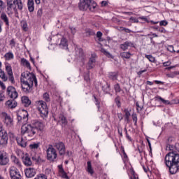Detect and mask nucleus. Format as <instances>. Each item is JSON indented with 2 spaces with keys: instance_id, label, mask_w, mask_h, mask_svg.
<instances>
[{
  "instance_id": "f257e3e1",
  "label": "nucleus",
  "mask_w": 179,
  "mask_h": 179,
  "mask_svg": "<svg viewBox=\"0 0 179 179\" xmlns=\"http://www.w3.org/2000/svg\"><path fill=\"white\" fill-rule=\"evenodd\" d=\"M168 148L171 152L165 156V164L171 174H177L179 172V154L173 151L174 145H169Z\"/></svg>"
},
{
  "instance_id": "f03ea898",
  "label": "nucleus",
  "mask_w": 179,
  "mask_h": 179,
  "mask_svg": "<svg viewBox=\"0 0 179 179\" xmlns=\"http://www.w3.org/2000/svg\"><path fill=\"white\" fill-rule=\"evenodd\" d=\"M20 82L22 90L24 93H30L34 85L37 87V78L36 76L29 71L22 73Z\"/></svg>"
},
{
  "instance_id": "7ed1b4c3",
  "label": "nucleus",
  "mask_w": 179,
  "mask_h": 179,
  "mask_svg": "<svg viewBox=\"0 0 179 179\" xmlns=\"http://www.w3.org/2000/svg\"><path fill=\"white\" fill-rule=\"evenodd\" d=\"M78 6L80 10H87L89 9L91 12H94L97 3L93 0H80Z\"/></svg>"
},
{
  "instance_id": "20e7f679",
  "label": "nucleus",
  "mask_w": 179,
  "mask_h": 179,
  "mask_svg": "<svg viewBox=\"0 0 179 179\" xmlns=\"http://www.w3.org/2000/svg\"><path fill=\"white\" fill-rule=\"evenodd\" d=\"M36 106H38V110L41 114L42 118H47L48 117V106L44 101H37L36 102Z\"/></svg>"
},
{
  "instance_id": "39448f33",
  "label": "nucleus",
  "mask_w": 179,
  "mask_h": 179,
  "mask_svg": "<svg viewBox=\"0 0 179 179\" xmlns=\"http://www.w3.org/2000/svg\"><path fill=\"white\" fill-rule=\"evenodd\" d=\"M58 157L57 150L54 148V145H49L46 150V159L49 162H55Z\"/></svg>"
},
{
  "instance_id": "423d86ee",
  "label": "nucleus",
  "mask_w": 179,
  "mask_h": 179,
  "mask_svg": "<svg viewBox=\"0 0 179 179\" xmlns=\"http://www.w3.org/2000/svg\"><path fill=\"white\" fill-rule=\"evenodd\" d=\"M21 134L23 135L26 134L29 138H33L37 132L36 131V128L31 126V124H23L21 127Z\"/></svg>"
},
{
  "instance_id": "0eeeda50",
  "label": "nucleus",
  "mask_w": 179,
  "mask_h": 179,
  "mask_svg": "<svg viewBox=\"0 0 179 179\" xmlns=\"http://www.w3.org/2000/svg\"><path fill=\"white\" fill-rule=\"evenodd\" d=\"M17 118L18 122H27V120H29V113L27 112L26 110H21L17 113Z\"/></svg>"
},
{
  "instance_id": "6e6552de",
  "label": "nucleus",
  "mask_w": 179,
  "mask_h": 179,
  "mask_svg": "<svg viewBox=\"0 0 179 179\" xmlns=\"http://www.w3.org/2000/svg\"><path fill=\"white\" fill-rule=\"evenodd\" d=\"M9 173L11 179H22V175L16 166H10Z\"/></svg>"
},
{
  "instance_id": "1a4fd4ad",
  "label": "nucleus",
  "mask_w": 179,
  "mask_h": 179,
  "mask_svg": "<svg viewBox=\"0 0 179 179\" xmlns=\"http://www.w3.org/2000/svg\"><path fill=\"white\" fill-rule=\"evenodd\" d=\"M1 118L3 122L6 125V127H10L13 125V118H12L10 115H8V113L5 112L1 113Z\"/></svg>"
},
{
  "instance_id": "9d476101",
  "label": "nucleus",
  "mask_w": 179,
  "mask_h": 179,
  "mask_svg": "<svg viewBox=\"0 0 179 179\" xmlns=\"http://www.w3.org/2000/svg\"><path fill=\"white\" fill-rule=\"evenodd\" d=\"M53 147L58 150L59 156H64L66 152L65 144L63 142L59 141L54 143Z\"/></svg>"
},
{
  "instance_id": "9b49d317",
  "label": "nucleus",
  "mask_w": 179,
  "mask_h": 179,
  "mask_svg": "<svg viewBox=\"0 0 179 179\" xmlns=\"http://www.w3.org/2000/svg\"><path fill=\"white\" fill-rule=\"evenodd\" d=\"M7 94L13 100L16 99V98L19 96L17 91H16V88L13 86H9L7 87Z\"/></svg>"
},
{
  "instance_id": "f8f14e48",
  "label": "nucleus",
  "mask_w": 179,
  "mask_h": 179,
  "mask_svg": "<svg viewBox=\"0 0 179 179\" xmlns=\"http://www.w3.org/2000/svg\"><path fill=\"white\" fill-rule=\"evenodd\" d=\"M1 145L3 148H6L8 145V132H6V130L3 129L1 127Z\"/></svg>"
},
{
  "instance_id": "ddd939ff",
  "label": "nucleus",
  "mask_w": 179,
  "mask_h": 179,
  "mask_svg": "<svg viewBox=\"0 0 179 179\" xmlns=\"http://www.w3.org/2000/svg\"><path fill=\"white\" fill-rule=\"evenodd\" d=\"M6 71L8 75V79L11 83H15V77H13V71H12V66L10 64L6 62L5 63Z\"/></svg>"
},
{
  "instance_id": "4468645a",
  "label": "nucleus",
  "mask_w": 179,
  "mask_h": 179,
  "mask_svg": "<svg viewBox=\"0 0 179 179\" xmlns=\"http://www.w3.org/2000/svg\"><path fill=\"white\" fill-rule=\"evenodd\" d=\"M9 163V155L6 152L3 151L1 154V165L6 166Z\"/></svg>"
},
{
  "instance_id": "2eb2a0df",
  "label": "nucleus",
  "mask_w": 179,
  "mask_h": 179,
  "mask_svg": "<svg viewBox=\"0 0 179 179\" xmlns=\"http://www.w3.org/2000/svg\"><path fill=\"white\" fill-rule=\"evenodd\" d=\"M96 54H92L87 64V69L90 70L94 68V64H96Z\"/></svg>"
},
{
  "instance_id": "dca6fc26",
  "label": "nucleus",
  "mask_w": 179,
  "mask_h": 179,
  "mask_svg": "<svg viewBox=\"0 0 179 179\" xmlns=\"http://www.w3.org/2000/svg\"><path fill=\"white\" fill-rule=\"evenodd\" d=\"M24 173L27 178H33V177L36 174V169L31 167L26 169Z\"/></svg>"
},
{
  "instance_id": "f3484780",
  "label": "nucleus",
  "mask_w": 179,
  "mask_h": 179,
  "mask_svg": "<svg viewBox=\"0 0 179 179\" xmlns=\"http://www.w3.org/2000/svg\"><path fill=\"white\" fill-rule=\"evenodd\" d=\"M31 159L33 162H35L37 164H41V163H44V162H45L41 154H35L32 156Z\"/></svg>"
},
{
  "instance_id": "a211bd4d",
  "label": "nucleus",
  "mask_w": 179,
  "mask_h": 179,
  "mask_svg": "<svg viewBox=\"0 0 179 179\" xmlns=\"http://www.w3.org/2000/svg\"><path fill=\"white\" fill-rule=\"evenodd\" d=\"M16 141L18 146L21 148H26L27 146V140L26 138H23V137L18 136L16 137Z\"/></svg>"
},
{
  "instance_id": "6ab92c4d",
  "label": "nucleus",
  "mask_w": 179,
  "mask_h": 179,
  "mask_svg": "<svg viewBox=\"0 0 179 179\" xmlns=\"http://www.w3.org/2000/svg\"><path fill=\"white\" fill-rule=\"evenodd\" d=\"M44 123L41 121H36L34 124V128L36 129V132L38 131L39 132H43L44 131Z\"/></svg>"
},
{
  "instance_id": "aec40b11",
  "label": "nucleus",
  "mask_w": 179,
  "mask_h": 179,
  "mask_svg": "<svg viewBox=\"0 0 179 179\" xmlns=\"http://www.w3.org/2000/svg\"><path fill=\"white\" fill-rule=\"evenodd\" d=\"M22 162L24 164V166H31V164H33V162H31V159L27 154H26L22 157Z\"/></svg>"
},
{
  "instance_id": "412c9836",
  "label": "nucleus",
  "mask_w": 179,
  "mask_h": 179,
  "mask_svg": "<svg viewBox=\"0 0 179 179\" xmlns=\"http://www.w3.org/2000/svg\"><path fill=\"white\" fill-rule=\"evenodd\" d=\"M11 162L17 169H22V162H20V160L16 156L11 157Z\"/></svg>"
},
{
  "instance_id": "4be33fe9",
  "label": "nucleus",
  "mask_w": 179,
  "mask_h": 179,
  "mask_svg": "<svg viewBox=\"0 0 179 179\" xmlns=\"http://www.w3.org/2000/svg\"><path fill=\"white\" fill-rule=\"evenodd\" d=\"M58 169H59V174L62 178L69 179V176H68V175L66 174V172L64 170L62 165H59Z\"/></svg>"
},
{
  "instance_id": "5701e85b",
  "label": "nucleus",
  "mask_w": 179,
  "mask_h": 179,
  "mask_svg": "<svg viewBox=\"0 0 179 179\" xmlns=\"http://www.w3.org/2000/svg\"><path fill=\"white\" fill-rule=\"evenodd\" d=\"M129 47H134V43L131 41H126L124 43L120 44V48L123 51H127Z\"/></svg>"
},
{
  "instance_id": "b1692460",
  "label": "nucleus",
  "mask_w": 179,
  "mask_h": 179,
  "mask_svg": "<svg viewBox=\"0 0 179 179\" xmlns=\"http://www.w3.org/2000/svg\"><path fill=\"white\" fill-rule=\"evenodd\" d=\"M21 101L24 107H29L31 104V101L26 96L21 98Z\"/></svg>"
},
{
  "instance_id": "393cba45",
  "label": "nucleus",
  "mask_w": 179,
  "mask_h": 179,
  "mask_svg": "<svg viewBox=\"0 0 179 179\" xmlns=\"http://www.w3.org/2000/svg\"><path fill=\"white\" fill-rule=\"evenodd\" d=\"M8 108H15L17 106V102L15 100H8L5 103Z\"/></svg>"
},
{
  "instance_id": "a878e982",
  "label": "nucleus",
  "mask_w": 179,
  "mask_h": 179,
  "mask_svg": "<svg viewBox=\"0 0 179 179\" xmlns=\"http://www.w3.org/2000/svg\"><path fill=\"white\" fill-rule=\"evenodd\" d=\"M76 54L80 61H85V59H86V56L85 55V52H83V49L78 48V50H76Z\"/></svg>"
},
{
  "instance_id": "bb28decb",
  "label": "nucleus",
  "mask_w": 179,
  "mask_h": 179,
  "mask_svg": "<svg viewBox=\"0 0 179 179\" xmlns=\"http://www.w3.org/2000/svg\"><path fill=\"white\" fill-rule=\"evenodd\" d=\"M59 122H61L62 127H66L68 125V120L63 114L59 115Z\"/></svg>"
},
{
  "instance_id": "cd10ccee",
  "label": "nucleus",
  "mask_w": 179,
  "mask_h": 179,
  "mask_svg": "<svg viewBox=\"0 0 179 179\" xmlns=\"http://www.w3.org/2000/svg\"><path fill=\"white\" fill-rule=\"evenodd\" d=\"M20 64L21 65H22V66H25V68H27V69H31L30 62H29L28 60L25 58H21Z\"/></svg>"
},
{
  "instance_id": "c85d7f7f",
  "label": "nucleus",
  "mask_w": 179,
  "mask_h": 179,
  "mask_svg": "<svg viewBox=\"0 0 179 179\" xmlns=\"http://www.w3.org/2000/svg\"><path fill=\"white\" fill-rule=\"evenodd\" d=\"M87 171L90 174V176H93V174H94V170L92 166V162L90 161L87 162Z\"/></svg>"
},
{
  "instance_id": "c756f323",
  "label": "nucleus",
  "mask_w": 179,
  "mask_h": 179,
  "mask_svg": "<svg viewBox=\"0 0 179 179\" xmlns=\"http://www.w3.org/2000/svg\"><path fill=\"white\" fill-rule=\"evenodd\" d=\"M27 7L29 12H34V0H28Z\"/></svg>"
},
{
  "instance_id": "7c9ffc66",
  "label": "nucleus",
  "mask_w": 179,
  "mask_h": 179,
  "mask_svg": "<svg viewBox=\"0 0 179 179\" xmlns=\"http://www.w3.org/2000/svg\"><path fill=\"white\" fill-rule=\"evenodd\" d=\"M59 45L60 48H68V40H66L65 37H63L61 39V41Z\"/></svg>"
},
{
  "instance_id": "2f4dec72",
  "label": "nucleus",
  "mask_w": 179,
  "mask_h": 179,
  "mask_svg": "<svg viewBox=\"0 0 179 179\" xmlns=\"http://www.w3.org/2000/svg\"><path fill=\"white\" fill-rule=\"evenodd\" d=\"M1 19L5 23L6 26L8 27L9 26V17H8V15H6L5 13H1Z\"/></svg>"
},
{
  "instance_id": "473e14b6",
  "label": "nucleus",
  "mask_w": 179,
  "mask_h": 179,
  "mask_svg": "<svg viewBox=\"0 0 179 179\" xmlns=\"http://www.w3.org/2000/svg\"><path fill=\"white\" fill-rule=\"evenodd\" d=\"M108 78L111 80H117L118 79V73L117 72H110L108 73Z\"/></svg>"
},
{
  "instance_id": "72a5a7b5",
  "label": "nucleus",
  "mask_w": 179,
  "mask_h": 179,
  "mask_svg": "<svg viewBox=\"0 0 179 179\" xmlns=\"http://www.w3.org/2000/svg\"><path fill=\"white\" fill-rule=\"evenodd\" d=\"M131 55H132L129 52H123L120 53V57L123 59H129L131 58Z\"/></svg>"
},
{
  "instance_id": "f704fd0d",
  "label": "nucleus",
  "mask_w": 179,
  "mask_h": 179,
  "mask_svg": "<svg viewBox=\"0 0 179 179\" xmlns=\"http://www.w3.org/2000/svg\"><path fill=\"white\" fill-rule=\"evenodd\" d=\"M4 58L6 61H10L11 59H13V58H15V55L12 52H8L5 54Z\"/></svg>"
},
{
  "instance_id": "c9c22d12",
  "label": "nucleus",
  "mask_w": 179,
  "mask_h": 179,
  "mask_svg": "<svg viewBox=\"0 0 179 179\" xmlns=\"http://www.w3.org/2000/svg\"><path fill=\"white\" fill-rule=\"evenodd\" d=\"M13 3H14V5H17L20 10L23 9V3H22V0H13Z\"/></svg>"
},
{
  "instance_id": "e433bc0d",
  "label": "nucleus",
  "mask_w": 179,
  "mask_h": 179,
  "mask_svg": "<svg viewBox=\"0 0 179 179\" xmlns=\"http://www.w3.org/2000/svg\"><path fill=\"white\" fill-rule=\"evenodd\" d=\"M156 101H162V103H163V104H166V106H169V104H171L170 101L165 100L164 99L162 98V96H157L156 97Z\"/></svg>"
},
{
  "instance_id": "4c0bfd02",
  "label": "nucleus",
  "mask_w": 179,
  "mask_h": 179,
  "mask_svg": "<svg viewBox=\"0 0 179 179\" xmlns=\"http://www.w3.org/2000/svg\"><path fill=\"white\" fill-rule=\"evenodd\" d=\"M13 5H15V3H13V0H7V9L9 12H12Z\"/></svg>"
},
{
  "instance_id": "58836bf2",
  "label": "nucleus",
  "mask_w": 179,
  "mask_h": 179,
  "mask_svg": "<svg viewBox=\"0 0 179 179\" xmlns=\"http://www.w3.org/2000/svg\"><path fill=\"white\" fill-rule=\"evenodd\" d=\"M39 148H40V143H34L29 145V149H31V150H36V149H38Z\"/></svg>"
},
{
  "instance_id": "ea45409f",
  "label": "nucleus",
  "mask_w": 179,
  "mask_h": 179,
  "mask_svg": "<svg viewBox=\"0 0 179 179\" xmlns=\"http://www.w3.org/2000/svg\"><path fill=\"white\" fill-rule=\"evenodd\" d=\"M145 58L150 61V62H156V58L153 57L152 55H145Z\"/></svg>"
},
{
  "instance_id": "a19ab883",
  "label": "nucleus",
  "mask_w": 179,
  "mask_h": 179,
  "mask_svg": "<svg viewBox=\"0 0 179 179\" xmlns=\"http://www.w3.org/2000/svg\"><path fill=\"white\" fill-rule=\"evenodd\" d=\"M124 113L125 120L127 122H129V117H131V113H129V110H128L127 109H124Z\"/></svg>"
},
{
  "instance_id": "79ce46f5",
  "label": "nucleus",
  "mask_w": 179,
  "mask_h": 179,
  "mask_svg": "<svg viewBox=\"0 0 179 179\" xmlns=\"http://www.w3.org/2000/svg\"><path fill=\"white\" fill-rule=\"evenodd\" d=\"M21 26H22V28L24 30V31H27V30H29V27H27V22H22Z\"/></svg>"
},
{
  "instance_id": "37998d69",
  "label": "nucleus",
  "mask_w": 179,
  "mask_h": 179,
  "mask_svg": "<svg viewBox=\"0 0 179 179\" xmlns=\"http://www.w3.org/2000/svg\"><path fill=\"white\" fill-rule=\"evenodd\" d=\"M43 100H45V101H46L47 103H48L50 100V94H48V93H47V92L43 94Z\"/></svg>"
},
{
  "instance_id": "c03bdc74",
  "label": "nucleus",
  "mask_w": 179,
  "mask_h": 179,
  "mask_svg": "<svg viewBox=\"0 0 179 179\" xmlns=\"http://www.w3.org/2000/svg\"><path fill=\"white\" fill-rule=\"evenodd\" d=\"M114 90L115 93H120L121 92V86H120V84L117 83L114 85Z\"/></svg>"
},
{
  "instance_id": "a18cd8bd",
  "label": "nucleus",
  "mask_w": 179,
  "mask_h": 179,
  "mask_svg": "<svg viewBox=\"0 0 179 179\" xmlns=\"http://www.w3.org/2000/svg\"><path fill=\"white\" fill-rule=\"evenodd\" d=\"M132 120L133 122H134V125L136 127L138 125V116L136 115V114L132 115Z\"/></svg>"
},
{
  "instance_id": "49530a36",
  "label": "nucleus",
  "mask_w": 179,
  "mask_h": 179,
  "mask_svg": "<svg viewBox=\"0 0 179 179\" xmlns=\"http://www.w3.org/2000/svg\"><path fill=\"white\" fill-rule=\"evenodd\" d=\"M1 79L3 80V82H6V80H8V76H6V74H5V71H1Z\"/></svg>"
},
{
  "instance_id": "de8ad7c7",
  "label": "nucleus",
  "mask_w": 179,
  "mask_h": 179,
  "mask_svg": "<svg viewBox=\"0 0 179 179\" xmlns=\"http://www.w3.org/2000/svg\"><path fill=\"white\" fill-rule=\"evenodd\" d=\"M119 30L120 31H125V33H131L132 31L128 28H125V27H120Z\"/></svg>"
},
{
  "instance_id": "09e8293b",
  "label": "nucleus",
  "mask_w": 179,
  "mask_h": 179,
  "mask_svg": "<svg viewBox=\"0 0 179 179\" xmlns=\"http://www.w3.org/2000/svg\"><path fill=\"white\" fill-rule=\"evenodd\" d=\"M101 52H102L103 54H104V55H106V57H110L111 54H110L107 50H106V49L104 48H101Z\"/></svg>"
},
{
  "instance_id": "8fccbe9b",
  "label": "nucleus",
  "mask_w": 179,
  "mask_h": 179,
  "mask_svg": "<svg viewBox=\"0 0 179 179\" xmlns=\"http://www.w3.org/2000/svg\"><path fill=\"white\" fill-rule=\"evenodd\" d=\"M132 176L130 177V179H139V177L136 173H135V171H131Z\"/></svg>"
},
{
  "instance_id": "3c124183",
  "label": "nucleus",
  "mask_w": 179,
  "mask_h": 179,
  "mask_svg": "<svg viewBox=\"0 0 179 179\" xmlns=\"http://www.w3.org/2000/svg\"><path fill=\"white\" fill-rule=\"evenodd\" d=\"M115 101L116 103V106L118 107V108H120L121 107V101H120V98H115Z\"/></svg>"
},
{
  "instance_id": "603ef678",
  "label": "nucleus",
  "mask_w": 179,
  "mask_h": 179,
  "mask_svg": "<svg viewBox=\"0 0 179 179\" xmlns=\"http://www.w3.org/2000/svg\"><path fill=\"white\" fill-rule=\"evenodd\" d=\"M93 97L95 100V104L97 106L98 108H100V101H99V99L96 97V95H93Z\"/></svg>"
},
{
  "instance_id": "864d4df0",
  "label": "nucleus",
  "mask_w": 179,
  "mask_h": 179,
  "mask_svg": "<svg viewBox=\"0 0 179 179\" xmlns=\"http://www.w3.org/2000/svg\"><path fill=\"white\" fill-rule=\"evenodd\" d=\"M124 131H125V134H126L127 139H128V141H129L130 142H132V138H131V136H129L128 135V130L127 129V128H124Z\"/></svg>"
},
{
  "instance_id": "5fc2aeb1",
  "label": "nucleus",
  "mask_w": 179,
  "mask_h": 179,
  "mask_svg": "<svg viewBox=\"0 0 179 179\" xmlns=\"http://www.w3.org/2000/svg\"><path fill=\"white\" fill-rule=\"evenodd\" d=\"M168 78H176L177 76V72L171 73L166 75Z\"/></svg>"
},
{
  "instance_id": "6e6d98bb",
  "label": "nucleus",
  "mask_w": 179,
  "mask_h": 179,
  "mask_svg": "<svg viewBox=\"0 0 179 179\" xmlns=\"http://www.w3.org/2000/svg\"><path fill=\"white\" fill-rule=\"evenodd\" d=\"M169 24V22L166 20H162L159 22V26H167Z\"/></svg>"
},
{
  "instance_id": "4d7b16f0",
  "label": "nucleus",
  "mask_w": 179,
  "mask_h": 179,
  "mask_svg": "<svg viewBox=\"0 0 179 179\" xmlns=\"http://www.w3.org/2000/svg\"><path fill=\"white\" fill-rule=\"evenodd\" d=\"M102 36H103V33H101V31H97L96 37L99 38V41H100Z\"/></svg>"
},
{
  "instance_id": "13d9d810",
  "label": "nucleus",
  "mask_w": 179,
  "mask_h": 179,
  "mask_svg": "<svg viewBox=\"0 0 179 179\" xmlns=\"http://www.w3.org/2000/svg\"><path fill=\"white\" fill-rule=\"evenodd\" d=\"M84 79L86 82H90V77L89 76V73H87L85 76H84Z\"/></svg>"
},
{
  "instance_id": "bf43d9fd",
  "label": "nucleus",
  "mask_w": 179,
  "mask_h": 179,
  "mask_svg": "<svg viewBox=\"0 0 179 179\" xmlns=\"http://www.w3.org/2000/svg\"><path fill=\"white\" fill-rule=\"evenodd\" d=\"M71 34H75L76 33V28L73 27H69Z\"/></svg>"
},
{
  "instance_id": "052dcab7",
  "label": "nucleus",
  "mask_w": 179,
  "mask_h": 179,
  "mask_svg": "<svg viewBox=\"0 0 179 179\" xmlns=\"http://www.w3.org/2000/svg\"><path fill=\"white\" fill-rule=\"evenodd\" d=\"M174 148L176 150L179 152V143H176L174 145Z\"/></svg>"
},
{
  "instance_id": "680f3d73",
  "label": "nucleus",
  "mask_w": 179,
  "mask_h": 179,
  "mask_svg": "<svg viewBox=\"0 0 179 179\" xmlns=\"http://www.w3.org/2000/svg\"><path fill=\"white\" fill-rule=\"evenodd\" d=\"M158 31H159V33H166V29L162 27L158 29Z\"/></svg>"
},
{
  "instance_id": "e2e57ef3",
  "label": "nucleus",
  "mask_w": 179,
  "mask_h": 179,
  "mask_svg": "<svg viewBox=\"0 0 179 179\" xmlns=\"http://www.w3.org/2000/svg\"><path fill=\"white\" fill-rule=\"evenodd\" d=\"M16 154L17 155V156H22V155H23V152H22V150H17L16 151Z\"/></svg>"
},
{
  "instance_id": "0e129e2a",
  "label": "nucleus",
  "mask_w": 179,
  "mask_h": 179,
  "mask_svg": "<svg viewBox=\"0 0 179 179\" xmlns=\"http://www.w3.org/2000/svg\"><path fill=\"white\" fill-rule=\"evenodd\" d=\"M171 64V62H165L163 63L164 66H170V64Z\"/></svg>"
},
{
  "instance_id": "69168bd1",
  "label": "nucleus",
  "mask_w": 179,
  "mask_h": 179,
  "mask_svg": "<svg viewBox=\"0 0 179 179\" xmlns=\"http://www.w3.org/2000/svg\"><path fill=\"white\" fill-rule=\"evenodd\" d=\"M117 117L119 118L120 121L124 118L122 113H117Z\"/></svg>"
},
{
  "instance_id": "338daca9",
  "label": "nucleus",
  "mask_w": 179,
  "mask_h": 179,
  "mask_svg": "<svg viewBox=\"0 0 179 179\" xmlns=\"http://www.w3.org/2000/svg\"><path fill=\"white\" fill-rule=\"evenodd\" d=\"M143 169L145 173H148V171H149V168L148 166H143Z\"/></svg>"
},
{
  "instance_id": "774afa93",
  "label": "nucleus",
  "mask_w": 179,
  "mask_h": 179,
  "mask_svg": "<svg viewBox=\"0 0 179 179\" xmlns=\"http://www.w3.org/2000/svg\"><path fill=\"white\" fill-rule=\"evenodd\" d=\"M118 134L120 135L121 138H122V129H118Z\"/></svg>"
}]
</instances>
